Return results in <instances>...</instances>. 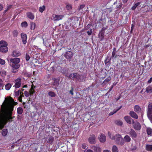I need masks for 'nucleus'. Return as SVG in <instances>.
I'll return each mask as SVG.
<instances>
[{"label":"nucleus","instance_id":"obj_58","mask_svg":"<svg viewBox=\"0 0 152 152\" xmlns=\"http://www.w3.org/2000/svg\"><path fill=\"white\" fill-rule=\"evenodd\" d=\"M114 87V85H112L110 88L109 90L107 92V93H109L112 90V89H113Z\"/></svg>","mask_w":152,"mask_h":152},{"label":"nucleus","instance_id":"obj_50","mask_svg":"<svg viewBox=\"0 0 152 152\" xmlns=\"http://www.w3.org/2000/svg\"><path fill=\"white\" fill-rule=\"evenodd\" d=\"M30 58V56L28 54L26 53V59L27 61H28Z\"/></svg>","mask_w":152,"mask_h":152},{"label":"nucleus","instance_id":"obj_48","mask_svg":"<svg viewBox=\"0 0 152 152\" xmlns=\"http://www.w3.org/2000/svg\"><path fill=\"white\" fill-rule=\"evenodd\" d=\"M116 53V52H115V51H113L111 56L112 58L114 57L115 58H116L117 57V55H116L115 56Z\"/></svg>","mask_w":152,"mask_h":152},{"label":"nucleus","instance_id":"obj_9","mask_svg":"<svg viewBox=\"0 0 152 152\" xmlns=\"http://www.w3.org/2000/svg\"><path fill=\"white\" fill-rule=\"evenodd\" d=\"M21 36L23 44H26L27 42V35L26 34L22 33L21 34Z\"/></svg>","mask_w":152,"mask_h":152},{"label":"nucleus","instance_id":"obj_19","mask_svg":"<svg viewBox=\"0 0 152 152\" xmlns=\"http://www.w3.org/2000/svg\"><path fill=\"white\" fill-rule=\"evenodd\" d=\"M147 115L149 119L150 120V121L152 123V111L150 112L149 110H147Z\"/></svg>","mask_w":152,"mask_h":152},{"label":"nucleus","instance_id":"obj_31","mask_svg":"<svg viewBox=\"0 0 152 152\" xmlns=\"http://www.w3.org/2000/svg\"><path fill=\"white\" fill-rule=\"evenodd\" d=\"M8 133V130L7 129H3L2 130L1 134L3 136H6Z\"/></svg>","mask_w":152,"mask_h":152},{"label":"nucleus","instance_id":"obj_39","mask_svg":"<svg viewBox=\"0 0 152 152\" xmlns=\"http://www.w3.org/2000/svg\"><path fill=\"white\" fill-rule=\"evenodd\" d=\"M147 110H149L150 112L152 111V103H150L148 104Z\"/></svg>","mask_w":152,"mask_h":152},{"label":"nucleus","instance_id":"obj_46","mask_svg":"<svg viewBox=\"0 0 152 152\" xmlns=\"http://www.w3.org/2000/svg\"><path fill=\"white\" fill-rule=\"evenodd\" d=\"M66 8L68 10H69L72 9V7L71 5H67L66 7Z\"/></svg>","mask_w":152,"mask_h":152},{"label":"nucleus","instance_id":"obj_49","mask_svg":"<svg viewBox=\"0 0 152 152\" xmlns=\"http://www.w3.org/2000/svg\"><path fill=\"white\" fill-rule=\"evenodd\" d=\"M5 62L4 60L0 58V64L4 65L5 64Z\"/></svg>","mask_w":152,"mask_h":152},{"label":"nucleus","instance_id":"obj_57","mask_svg":"<svg viewBox=\"0 0 152 152\" xmlns=\"http://www.w3.org/2000/svg\"><path fill=\"white\" fill-rule=\"evenodd\" d=\"M4 8L3 5V4L0 3V11H2Z\"/></svg>","mask_w":152,"mask_h":152},{"label":"nucleus","instance_id":"obj_10","mask_svg":"<svg viewBox=\"0 0 152 152\" xmlns=\"http://www.w3.org/2000/svg\"><path fill=\"white\" fill-rule=\"evenodd\" d=\"M72 53L70 51L66 52L64 54V56L68 60H70L72 57Z\"/></svg>","mask_w":152,"mask_h":152},{"label":"nucleus","instance_id":"obj_1","mask_svg":"<svg viewBox=\"0 0 152 152\" xmlns=\"http://www.w3.org/2000/svg\"><path fill=\"white\" fill-rule=\"evenodd\" d=\"M11 100H9L7 103L1 105L0 111V130H1L8 122H12L13 120L10 119L13 110L14 102L12 99L10 97Z\"/></svg>","mask_w":152,"mask_h":152},{"label":"nucleus","instance_id":"obj_44","mask_svg":"<svg viewBox=\"0 0 152 152\" xmlns=\"http://www.w3.org/2000/svg\"><path fill=\"white\" fill-rule=\"evenodd\" d=\"M21 26L22 27L26 28L28 26L27 23L26 21L23 22L21 23Z\"/></svg>","mask_w":152,"mask_h":152},{"label":"nucleus","instance_id":"obj_62","mask_svg":"<svg viewBox=\"0 0 152 152\" xmlns=\"http://www.w3.org/2000/svg\"><path fill=\"white\" fill-rule=\"evenodd\" d=\"M15 93L16 95H19V94H20V90H18L17 91H16Z\"/></svg>","mask_w":152,"mask_h":152},{"label":"nucleus","instance_id":"obj_55","mask_svg":"<svg viewBox=\"0 0 152 152\" xmlns=\"http://www.w3.org/2000/svg\"><path fill=\"white\" fill-rule=\"evenodd\" d=\"M85 5L84 4H82L79 7V10H80L81 9H82L84 8L85 7Z\"/></svg>","mask_w":152,"mask_h":152},{"label":"nucleus","instance_id":"obj_26","mask_svg":"<svg viewBox=\"0 0 152 152\" xmlns=\"http://www.w3.org/2000/svg\"><path fill=\"white\" fill-rule=\"evenodd\" d=\"M54 139V138L53 137L50 136L48 140L47 141V142L48 143L51 144L53 141Z\"/></svg>","mask_w":152,"mask_h":152},{"label":"nucleus","instance_id":"obj_2","mask_svg":"<svg viewBox=\"0 0 152 152\" xmlns=\"http://www.w3.org/2000/svg\"><path fill=\"white\" fill-rule=\"evenodd\" d=\"M10 64L11 67V71L13 73L17 72L20 67V59L19 58H10Z\"/></svg>","mask_w":152,"mask_h":152},{"label":"nucleus","instance_id":"obj_63","mask_svg":"<svg viewBox=\"0 0 152 152\" xmlns=\"http://www.w3.org/2000/svg\"><path fill=\"white\" fill-rule=\"evenodd\" d=\"M35 87V86L34 87L32 86H31V88L30 89L31 91H35L34 90V88Z\"/></svg>","mask_w":152,"mask_h":152},{"label":"nucleus","instance_id":"obj_5","mask_svg":"<svg viewBox=\"0 0 152 152\" xmlns=\"http://www.w3.org/2000/svg\"><path fill=\"white\" fill-rule=\"evenodd\" d=\"M96 137L94 134H92L90 135L88 138V141L91 144H94L96 143Z\"/></svg>","mask_w":152,"mask_h":152},{"label":"nucleus","instance_id":"obj_22","mask_svg":"<svg viewBox=\"0 0 152 152\" xmlns=\"http://www.w3.org/2000/svg\"><path fill=\"white\" fill-rule=\"evenodd\" d=\"M124 141L126 142H129L131 141V139L128 135H126L124 137Z\"/></svg>","mask_w":152,"mask_h":152},{"label":"nucleus","instance_id":"obj_56","mask_svg":"<svg viewBox=\"0 0 152 152\" xmlns=\"http://www.w3.org/2000/svg\"><path fill=\"white\" fill-rule=\"evenodd\" d=\"M92 30L91 29L90 31H87V34L89 35H91L92 34Z\"/></svg>","mask_w":152,"mask_h":152},{"label":"nucleus","instance_id":"obj_11","mask_svg":"<svg viewBox=\"0 0 152 152\" xmlns=\"http://www.w3.org/2000/svg\"><path fill=\"white\" fill-rule=\"evenodd\" d=\"M8 50V48L7 46H2L0 47V51L3 53H7Z\"/></svg>","mask_w":152,"mask_h":152},{"label":"nucleus","instance_id":"obj_4","mask_svg":"<svg viewBox=\"0 0 152 152\" xmlns=\"http://www.w3.org/2000/svg\"><path fill=\"white\" fill-rule=\"evenodd\" d=\"M132 124L134 129L136 130H140L141 128L140 124L138 122H134L133 120H132Z\"/></svg>","mask_w":152,"mask_h":152},{"label":"nucleus","instance_id":"obj_32","mask_svg":"<svg viewBox=\"0 0 152 152\" xmlns=\"http://www.w3.org/2000/svg\"><path fill=\"white\" fill-rule=\"evenodd\" d=\"M141 3L140 2H138L136 3L134 5V6H133L132 8L131 9L134 10Z\"/></svg>","mask_w":152,"mask_h":152},{"label":"nucleus","instance_id":"obj_13","mask_svg":"<svg viewBox=\"0 0 152 152\" xmlns=\"http://www.w3.org/2000/svg\"><path fill=\"white\" fill-rule=\"evenodd\" d=\"M130 116L133 118L135 119H137L138 118V115L137 114L133 111H130L129 113Z\"/></svg>","mask_w":152,"mask_h":152},{"label":"nucleus","instance_id":"obj_14","mask_svg":"<svg viewBox=\"0 0 152 152\" xmlns=\"http://www.w3.org/2000/svg\"><path fill=\"white\" fill-rule=\"evenodd\" d=\"M124 118L126 122L130 124H132V120H133L128 115L125 116L124 117Z\"/></svg>","mask_w":152,"mask_h":152},{"label":"nucleus","instance_id":"obj_3","mask_svg":"<svg viewBox=\"0 0 152 152\" xmlns=\"http://www.w3.org/2000/svg\"><path fill=\"white\" fill-rule=\"evenodd\" d=\"M112 140H114L117 144L122 145L124 143L121 136L120 134H116L114 136V137L112 138Z\"/></svg>","mask_w":152,"mask_h":152},{"label":"nucleus","instance_id":"obj_25","mask_svg":"<svg viewBox=\"0 0 152 152\" xmlns=\"http://www.w3.org/2000/svg\"><path fill=\"white\" fill-rule=\"evenodd\" d=\"M104 32L102 31H101L99 33V37H100V40H102L104 38Z\"/></svg>","mask_w":152,"mask_h":152},{"label":"nucleus","instance_id":"obj_20","mask_svg":"<svg viewBox=\"0 0 152 152\" xmlns=\"http://www.w3.org/2000/svg\"><path fill=\"white\" fill-rule=\"evenodd\" d=\"M91 148L95 152H100L101 151V149L100 148L97 146H93L91 147Z\"/></svg>","mask_w":152,"mask_h":152},{"label":"nucleus","instance_id":"obj_42","mask_svg":"<svg viewBox=\"0 0 152 152\" xmlns=\"http://www.w3.org/2000/svg\"><path fill=\"white\" fill-rule=\"evenodd\" d=\"M84 79L83 76L82 75H79L78 78H77V80L80 82L83 81Z\"/></svg>","mask_w":152,"mask_h":152},{"label":"nucleus","instance_id":"obj_29","mask_svg":"<svg viewBox=\"0 0 152 152\" xmlns=\"http://www.w3.org/2000/svg\"><path fill=\"white\" fill-rule=\"evenodd\" d=\"M7 46L8 44L7 42L5 41L1 40L0 41V47L2 46Z\"/></svg>","mask_w":152,"mask_h":152},{"label":"nucleus","instance_id":"obj_35","mask_svg":"<svg viewBox=\"0 0 152 152\" xmlns=\"http://www.w3.org/2000/svg\"><path fill=\"white\" fill-rule=\"evenodd\" d=\"M12 86V85L10 83H8L5 86V89L7 90H9Z\"/></svg>","mask_w":152,"mask_h":152},{"label":"nucleus","instance_id":"obj_28","mask_svg":"<svg viewBox=\"0 0 152 152\" xmlns=\"http://www.w3.org/2000/svg\"><path fill=\"white\" fill-rule=\"evenodd\" d=\"M59 80L57 78H55L54 79V81L53 83V85L54 86H57L59 84Z\"/></svg>","mask_w":152,"mask_h":152},{"label":"nucleus","instance_id":"obj_60","mask_svg":"<svg viewBox=\"0 0 152 152\" xmlns=\"http://www.w3.org/2000/svg\"><path fill=\"white\" fill-rule=\"evenodd\" d=\"M134 24H132L131 26V32H132L133 31V29H134Z\"/></svg>","mask_w":152,"mask_h":152},{"label":"nucleus","instance_id":"obj_8","mask_svg":"<svg viewBox=\"0 0 152 152\" xmlns=\"http://www.w3.org/2000/svg\"><path fill=\"white\" fill-rule=\"evenodd\" d=\"M129 134L132 139L136 138L137 137V134L135 131L133 129H131L129 132Z\"/></svg>","mask_w":152,"mask_h":152},{"label":"nucleus","instance_id":"obj_30","mask_svg":"<svg viewBox=\"0 0 152 152\" xmlns=\"http://www.w3.org/2000/svg\"><path fill=\"white\" fill-rule=\"evenodd\" d=\"M23 108L21 107H19L17 109V113L18 114H21L23 113Z\"/></svg>","mask_w":152,"mask_h":152},{"label":"nucleus","instance_id":"obj_17","mask_svg":"<svg viewBox=\"0 0 152 152\" xmlns=\"http://www.w3.org/2000/svg\"><path fill=\"white\" fill-rule=\"evenodd\" d=\"M21 55L20 52L16 50H14L13 51L12 56L13 57H17Z\"/></svg>","mask_w":152,"mask_h":152},{"label":"nucleus","instance_id":"obj_43","mask_svg":"<svg viewBox=\"0 0 152 152\" xmlns=\"http://www.w3.org/2000/svg\"><path fill=\"white\" fill-rule=\"evenodd\" d=\"M12 34L13 37H17L18 35V32L16 30H14L12 32Z\"/></svg>","mask_w":152,"mask_h":152},{"label":"nucleus","instance_id":"obj_38","mask_svg":"<svg viewBox=\"0 0 152 152\" xmlns=\"http://www.w3.org/2000/svg\"><path fill=\"white\" fill-rule=\"evenodd\" d=\"M45 10V6L43 5L42 7H40L39 8V11L42 13Z\"/></svg>","mask_w":152,"mask_h":152},{"label":"nucleus","instance_id":"obj_53","mask_svg":"<svg viewBox=\"0 0 152 152\" xmlns=\"http://www.w3.org/2000/svg\"><path fill=\"white\" fill-rule=\"evenodd\" d=\"M87 147L86 144L85 143H83L82 145V148L83 149H85Z\"/></svg>","mask_w":152,"mask_h":152},{"label":"nucleus","instance_id":"obj_40","mask_svg":"<svg viewBox=\"0 0 152 152\" xmlns=\"http://www.w3.org/2000/svg\"><path fill=\"white\" fill-rule=\"evenodd\" d=\"M112 151L113 152H118V149L115 145H113L112 147Z\"/></svg>","mask_w":152,"mask_h":152},{"label":"nucleus","instance_id":"obj_45","mask_svg":"<svg viewBox=\"0 0 152 152\" xmlns=\"http://www.w3.org/2000/svg\"><path fill=\"white\" fill-rule=\"evenodd\" d=\"M123 4L122 3H120L119 5H117L116 6L115 8L120 9L122 7Z\"/></svg>","mask_w":152,"mask_h":152},{"label":"nucleus","instance_id":"obj_16","mask_svg":"<svg viewBox=\"0 0 152 152\" xmlns=\"http://www.w3.org/2000/svg\"><path fill=\"white\" fill-rule=\"evenodd\" d=\"M99 140L101 142H105L106 140V137L105 135L104 134H101L99 137Z\"/></svg>","mask_w":152,"mask_h":152},{"label":"nucleus","instance_id":"obj_37","mask_svg":"<svg viewBox=\"0 0 152 152\" xmlns=\"http://www.w3.org/2000/svg\"><path fill=\"white\" fill-rule=\"evenodd\" d=\"M115 123L117 125L120 126H122L123 124L122 122L119 120H116L115 121Z\"/></svg>","mask_w":152,"mask_h":152},{"label":"nucleus","instance_id":"obj_52","mask_svg":"<svg viewBox=\"0 0 152 152\" xmlns=\"http://www.w3.org/2000/svg\"><path fill=\"white\" fill-rule=\"evenodd\" d=\"M24 94H25V96L26 97H28L29 96V95H30V94L27 91H24Z\"/></svg>","mask_w":152,"mask_h":152},{"label":"nucleus","instance_id":"obj_18","mask_svg":"<svg viewBox=\"0 0 152 152\" xmlns=\"http://www.w3.org/2000/svg\"><path fill=\"white\" fill-rule=\"evenodd\" d=\"M27 17L31 20H33L34 18V15L31 12H29L26 13Z\"/></svg>","mask_w":152,"mask_h":152},{"label":"nucleus","instance_id":"obj_61","mask_svg":"<svg viewBox=\"0 0 152 152\" xmlns=\"http://www.w3.org/2000/svg\"><path fill=\"white\" fill-rule=\"evenodd\" d=\"M152 82V77H151L150 79L148 80L147 82L148 83H151Z\"/></svg>","mask_w":152,"mask_h":152},{"label":"nucleus","instance_id":"obj_34","mask_svg":"<svg viewBox=\"0 0 152 152\" xmlns=\"http://www.w3.org/2000/svg\"><path fill=\"white\" fill-rule=\"evenodd\" d=\"M73 76L72 77V80H74L75 79L77 80L78 78V76L79 74L77 73H74L73 74Z\"/></svg>","mask_w":152,"mask_h":152},{"label":"nucleus","instance_id":"obj_7","mask_svg":"<svg viewBox=\"0 0 152 152\" xmlns=\"http://www.w3.org/2000/svg\"><path fill=\"white\" fill-rule=\"evenodd\" d=\"M64 17V15H62L56 14L53 15V19L55 21H58L62 20Z\"/></svg>","mask_w":152,"mask_h":152},{"label":"nucleus","instance_id":"obj_47","mask_svg":"<svg viewBox=\"0 0 152 152\" xmlns=\"http://www.w3.org/2000/svg\"><path fill=\"white\" fill-rule=\"evenodd\" d=\"M109 57H107L106 59L104 61V63L105 64H107V63L110 62V59H109Z\"/></svg>","mask_w":152,"mask_h":152},{"label":"nucleus","instance_id":"obj_12","mask_svg":"<svg viewBox=\"0 0 152 152\" xmlns=\"http://www.w3.org/2000/svg\"><path fill=\"white\" fill-rule=\"evenodd\" d=\"M55 66H51V65H50L49 66H48L47 68V70L48 72L53 73L55 71Z\"/></svg>","mask_w":152,"mask_h":152},{"label":"nucleus","instance_id":"obj_27","mask_svg":"<svg viewBox=\"0 0 152 152\" xmlns=\"http://www.w3.org/2000/svg\"><path fill=\"white\" fill-rule=\"evenodd\" d=\"M111 80V77L110 76H109L107 78H106L104 81L103 82L102 84L104 85L106 84L108 82L110 81Z\"/></svg>","mask_w":152,"mask_h":152},{"label":"nucleus","instance_id":"obj_23","mask_svg":"<svg viewBox=\"0 0 152 152\" xmlns=\"http://www.w3.org/2000/svg\"><path fill=\"white\" fill-rule=\"evenodd\" d=\"M146 132L148 135L149 136H151L152 133V129L150 127H148L146 129Z\"/></svg>","mask_w":152,"mask_h":152},{"label":"nucleus","instance_id":"obj_33","mask_svg":"<svg viewBox=\"0 0 152 152\" xmlns=\"http://www.w3.org/2000/svg\"><path fill=\"white\" fill-rule=\"evenodd\" d=\"M146 149L148 151H152V145H146Z\"/></svg>","mask_w":152,"mask_h":152},{"label":"nucleus","instance_id":"obj_64","mask_svg":"<svg viewBox=\"0 0 152 152\" xmlns=\"http://www.w3.org/2000/svg\"><path fill=\"white\" fill-rule=\"evenodd\" d=\"M73 76V74H72V73L70 74L69 76V78H70V79H72V77Z\"/></svg>","mask_w":152,"mask_h":152},{"label":"nucleus","instance_id":"obj_6","mask_svg":"<svg viewBox=\"0 0 152 152\" xmlns=\"http://www.w3.org/2000/svg\"><path fill=\"white\" fill-rule=\"evenodd\" d=\"M21 78H17L15 80V82L14 86L15 88H19L21 85Z\"/></svg>","mask_w":152,"mask_h":152},{"label":"nucleus","instance_id":"obj_24","mask_svg":"<svg viewBox=\"0 0 152 152\" xmlns=\"http://www.w3.org/2000/svg\"><path fill=\"white\" fill-rule=\"evenodd\" d=\"M122 107V106L121 105V106H120L119 107H118V109H114L113 111L112 112H111L109 114L110 115H112L114 113H116Z\"/></svg>","mask_w":152,"mask_h":152},{"label":"nucleus","instance_id":"obj_15","mask_svg":"<svg viewBox=\"0 0 152 152\" xmlns=\"http://www.w3.org/2000/svg\"><path fill=\"white\" fill-rule=\"evenodd\" d=\"M134 111L137 113H140L141 110L140 107L138 105H136L134 107Z\"/></svg>","mask_w":152,"mask_h":152},{"label":"nucleus","instance_id":"obj_59","mask_svg":"<svg viewBox=\"0 0 152 152\" xmlns=\"http://www.w3.org/2000/svg\"><path fill=\"white\" fill-rule=\"evenodd\" d=\"M35 91H31V90H29V93L30 94V95H32L34 93Z\"/></svg>","mask_w":152,"mask_h":152},{"label":"nucleus","instance_id":"obj_51","mask_svg":"<svg viewBox=\"0 0 152 152\" xmlns=\"http://www.w3.org/2000/svg\"><path fill=\"white\" fill-rule=\"evenodd\" d=\"M108 134L109 136V137L112 140V138L113 137H114V136L113 135L112 136L111 133L109 132H108Z\"/></svg>","mask_w":152,"mask_h":152},{"label":"nucleus","instance_id":"obj_36","mask_svg":"<svg viewBox=\"0 0 152 152\" xmlns=\"http://www.w3.org/2000/svg\"><path fill=\"white\" fill-rule=\"evenodd\" d=\"M48 95L51 97H54L56 96V94L53 91H49L48 93Z\"/></svg>","mask_w":152,"mask_h":152},{"label":"nucleus","instance_id":"obj_21","mask_svg":"<svg viewBox=\"0 0 152 152\" xmlns=\"http://www.w3.org/2000/svg\"><path fill=\"white\" fill-rule=\"evenodd\" d=\"M145 92L147 93H152V86L149 85L146 88Z\"/></svg>","mask_w":152,"mask_h":152},{"label":"nucleus","instance_id":"obj_41","mask_svg":"<svg viewBox=\"0 0 152 152\" xmlns=\"http://www.w3.org/2000/svg\"><path fill=\"white\" fill-rule=\"evenodd\" d=\"M35 27V23L33 22L31 23V30H34Z\"/></svg>","mask_w":152,"mask_h":152},{"label":"nucleus","instance_id":"obj_54","mask_svg":"<svg viewBox=\"0 0 152 152\" xmlns=\"http://www.w3.org/2000/svg\"><path fill=\"white\" fill-rule=\"evenodd\" d=\"M73 88L72 87H71V89L69 93L72 95H73L74 94V93H73Z\"/></svg>","mask_w":152,"mask_h":152}]
</instances>
